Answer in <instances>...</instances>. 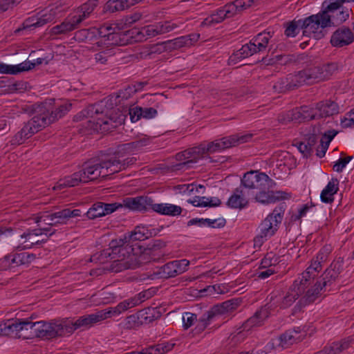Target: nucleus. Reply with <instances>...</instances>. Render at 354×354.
I'll use <instances>...</instances> for the list:
<instances>
[{
	"label": "nucleus",
	"instance_id": "1",
	"mask_svg": "<svg viewBox=\"0 0 354 354\" xmlns=\"http://www.w3.org/2000/svg\"><path fill=\"white\" fill-rule=\"evenodd\" d=\"M149 232L145 226H137L124 239L113 240L109 248L102 254L111 260L110 268L113 272H120L124 270L134 268L142 263V253L145 249L139 244L130 245V241H144L148 239Z\"/></svg>",
	"mask_w": 354,
	"mask_h": 354
},
{
	"label": "nucleus",
	"instance_id": "2",
	"mask_svg": "<svg viewBox=\"0 0 354 354\" xmlns=\"http://www.w3.org/2000/svg\"><path fill=\"white\" fill-rule=\"evenodd\" d=\"M75 37L79 41H92L96 40L93 50H99L95 55L97 62L104 64L109 57L115 54L113 46H123L125 44L124 39L115 31V27L111 26H102L100 28L93 27L88 29H82L75 32Z\"/></svg>",
	"mask_w": 354,
	"mask_h": 354
},
{
	"label": "nucleus",
	"instance_id": "3",
	"mask_svg": "<svg viewBox=\"0 0 354 354\" xmlns=\"http://www.w3.org/2000/svg\"><path fill=\"white\" fill-rule=\"evenodd\" d=\"M54 102V100H50L48 102H46L44 104L43 106L46 111H44L41 114L34 116L29 120L21 130L15 136L12 141V144H22L26 139L30 138L43 128L64 116L71 108V104L67 101L57 102L55 104V110L50 111L48 106L51 105L52 102Z\"/></svg>",
	"mask_w": 354,
	"mask_h": 354
},
{
	"label": "nucleus",
	"instance_id": "4",
	"mask_svg": "<svg viewBox=\"0 0 354 354\" xmlns=\"http://www.w3.org/2000/svg\"><path fill=\"white\" fill-rule=\"evenodd\" d=\"M251 136L249 135L238 136L234 135L216 140L207 145H202L176 155L177 160H181L180 166L191 167V165L196 162L199 159L204 157L206 153L221 152L223 150L238 145L248 142Z\"/></svg>",
	"mask_w": 354,
	"mask_h": 354
},
{
	"label": "nucleus",
	"instance_id": "5",
	"mask_svg": "<svg viewBox=\"0 0 354 354\" xmlns=\"http://www.w3.org/2000/svg\"><path fill=\"white\" fill-rule=\"evenodd\" d=\"M81 215L80 209L70 210L69 209H64L61 211L48 214L43 213L35 218V222L37 223L39 228L32 230H28L21 235V238L24 239V243L30 242V245H26L23 247V249L30 248L33 244L37 243L39 240H35V238L43 234L52 235L53 232H49V230L44 227L47 225H55L58 224H66L69 218L73 217H78Z\"/></svg>",
	"mask_w": 354,
	"mask_h": 354
},
{
	"label": "nucleus",
	"instance_id": "6",
	"mask_svg": "<svg viewBox=\"0 0 354 354\" xmlns=\"http://www.w3.org/2000/svg\"><path fill=\"white\" fill-rule=\"evenodd\" d=\"M339 4L337 0H326L322 3V10L315 15H312L301 19L303 35L315 39L324 37V28L332 25L331 16L329 13L336 11Z\"/></svg>",
	"mask_w": 354,
	"mask_h": 354
},
{
	"label": "nucleus",
	"instance_id": "7",
	"mask_svg": "<svg viewBox=\"0 0 354 354\" xmlns=\"http://www.w3.org/2000/svg\"><path fill=\"white\" fill-rule=\"evenodd\" d=\"M99 105H92L85 111L88 120L89 128L94 131L106 132L122 125L127 117V111L113 110L109 116L100 111Z\"/></svg>",
	"mask_w": 354,
	"mask_h": 354
},
{
	"label": "nucleus",
	"instance_id": "8",
	"mask_svg": "<svg viewBox=\"0 0 354 354\" xmlns=\"http://www.w3.org/2000/svg\"><path fill=\"white\" fill-rule=\"evenodd\" d=\"M285 212L283 206L275 207L259 224L257 234L254 238V248H260L278 230Z\"/></svg>",
	"mask_w": 354,
	"mask_h": 354
},
{
	"label": "nucleus",
	"instance_id": "9",
	"mask_svg": "<svg viewBox=\"0 0 354 354\" xmlns=\"http://www.w3.org/2000/svg\"><path fill=\"white\" fill-rule=\"evenodd\" d=\"M97 0H88L87 2L74 10L60 24L53 27L52 35L66 34L77 28V25L88 18L96 7Z\"/></svg>",
	"mask_w": 354,
	"mask_h": 354
},
{
	"label": "nucleus",
	"instance_id": "10",
	"mask_svg": "<svg viewBox=\"0 0 354 354\" xmlns=\"http://www.w3.org/2000/svg\"><path fill=\"white\" fill-rule=\"evenodd\" d=\"M259 0H235L218 9L202 22V26H213L222 22L225 19L239 15L242 11L255 4Z\"/></svg>",
	"mask_w": 354,
	"mask_h": 354
},
{
	"label": "nucleus",
	"instance_id": "11",
	"mask_svg": "<svg viewBox=\"0 0 354 354\" xmlns=\"http://www.w3.org/2000/svg\"><path fill=\"white\" fill-rule=\"evenodd\" d=\"M64 9L59 5H52L39 12L36 16L27 19L24 23V29L39 28L54 21L62 15Z\"/></svg>",
	"mask_w": 354,
	"mask_h": 354
},
{
	"label": "nucleus",
	"instance_id": "12",
	"mask_svg": "<svg viewBox=\"0 0 354 354\" xmlns=\"http://www.w3.org/2000/svg\"><path fill=\"white\" fill-rule=\"evenodd\" d=\"M339 113L338 104L330 100L318 103L315 107H302L298 113L301 114L304 119L313 120L317 118H324Z\"/></svg>",
	"mask_w": 354,
	"mask_h": 354
},
{
	"label": "nucleus",
	"instance_id": "13",
	"mask_svg": "<svg viewBox=\"0 0 354 354\" xmlns=\"http://www.w3.org/2000/svg\"><path fill=\"white\" fill-rule=\"evenodd\" d=\"M28 319H7L0 322V336L28 337Z\"/></svg>",
	"mask_w": 354,
	"mask_h": 354
},
{
	"label": "nucleus",
	"instance_id": "14",
	"mask_svg": "<svg viewBox=\"0 0 354 354\" xmlns=\"http://www.w3.org/2000/svg\"><path fill=\"white\" fill-rule=\"evenodd\" d=\"M36 259L34 254L28 252H11L0 259V270H15L21 266H28Z\"/></svg>",
	"mask_w": 354,
	"mask_h": 354
},
{
	"label": "nucleus",
	"instance_id": "15",
	"mask_svg": "<svg viewBox=\"0 0 354 354\" xmlns=\"http://www.w3.org/2000/svg\"><path fill=\"white\" fill-rule=\"evenodd\" d=\"M330 66H323L322 68H313L309 70L299 71L294 75L296 82L295 86H299L304 84H313L317 82L322 81L328 77L326 72Z\"/></svg>",
	"mask_w": 354,
	"mask_h": 354
},
{
	"label": "nucleus",
	"instance_id": "16",
	"mask_svg": "<svg viewBox=\"0 0 354 354\" xmlns=\"http://www.w3.org/2000/svg\"><path fill=\"white\" fill-rule=\"evenodd\" d=\"M306 335L299 327L292 330H288L283 333L278 338L273 340L272 342L268 343L266 348H272L275 344L281 348H286L295 343L301 341Z\"/></svg>",
	"mask_w": 354,
	"mask_h": 354
},
{
	"label": "nucleus",
	"instance_id": "17",
	"mask_svg": "<svg viewBox=\"0 0 354 354\" xmlns=\"http://www.w3.org/2000/svg\"><path fill=\"white\" fill-rule=\"evenodd\" d=\"M269 177L264 173L258 171H250L245 173L241 179V184L248 189H261L268 182Z\"/></svg>",
	"mask_w": 354,
	"mask_h": 354
},
{
	"label": "nucleus",
	"instance_id": "18",
	"mask_svg": "<svg viewBox=\"0 0 354 354\" xmlns=\"http://www.w3.org/2000/svg\"><path fill=\"white\" fill-rule=\"evenodd\" d=\"M189 261L185 259L169 262L161 267V272L165 278H171L185 272L189 266Z\"/></svg>",
	"mask_w": 354,
	"mask_h": 354
},
{
	"label": "nucleus",
	"instance_id": "19",
	"mask_svg": "<svg viewBox=\"0 0 354 354\" xmlns=\"http://www.w3.org/2000/svg\"><path fill=\"white\" fill-rule=\"evenodd\" d=\"M122 207L121 203H104L98 202L92 205L86 212V216L90 219H95L107 214H111Z\"/></svg>",
	"mask_w": 354,
	"mask_h": 354
},
{
	"label": "nucleus",
	"instance_id": "20",
	"mask_svg": "<svg viewBox=\"0 0 354 354\" xmlns=\"http://www.w3.org/2000/svg\"><path fill=\"white\" fill-rule=\"evenodd\" d=\"M47 338H55L71 334L67 320H53L47 322Z\"/></svg>",
	"mask_w": 354,
	"mask_h": 354
},
{
	"label": "nucleus",
	"instance_id": "21",
	"mask_svg": "<svg viewBox=\"0 0 354 354\" xmlns=\"http://www.w3.org/2000/svg\"><path fill=\"white\" fill-rule=\"evenodd\" d=\"M175 27L176 26L174 24L169 21H165L144 26L142 28V31L145 36V41L158 35L169 32L173 30Z\"/></svg>",
	"mask_w": 354,
	"mask_h": 354
},
{
	"label": "nucleus",
	"instance_id": "22",
	"mask_svg": "<svg viewBox=\"0 0 354 354\" xmlns=\"http://www.w3.org/2000/svg\"><path fill=\"white\" fill-rule=\"evenodd\" d=\"M354 41L353 32L347 28H341L335 30L330 37V44L334 47H343Z\"/></svg>",
	"mask_w": 354,
	"mask_h": 354
},
{
	"label": "nucleus",
	"instance_id": "23",
	"mask_svg": "<svg viewBox=\"0 0 354 354\" xmlns=\"http://www.w3.org/2000/svg\"><path fill=\"white\" fill-rule=\"evenodd\" d=\"M78 172L81 175L80 177L83 183L95 180L100 177H106V172H104L101 163L95 165L86 164Z\"/></svg>",
	"mask_w": 354,
	"mask_h": 354
},
{
	"label": "nucleus",
	"instance_id": "24",
	"mask_svg": "<svg viewBox=\"0 0 354 354\" xmlns=\"http://www.w3.org/2000/svg\"><path fill=\"white\" fill-rule=\"evenodd\" d=\"M120 158L115 157L111 160L101 163L104 172H106V176L124 170L130 164L133 163L132 158L121 160Z\"/></svg>",
	"mask_w": 354,
	"mask_h": 354
},
{
	"label": "nucleus",
	"instance_id": "25",
	"mask_svg": "<svg viewBox=\"0 0 354 354\" xmlns=\"http://www.w3.org/2000/svg\"><path fill=\"white\" fill-rule=\"evenodd\" d=\"M307 286L305 284L301 285L299 280H295L293 284L281 301L279 304L280 308H286L290 306L304 292Z\"/></svg>",
	"mask_w": 354,
	"mask_h": 354
},
{
	"label": "nucleus",
	"instance_id": "26",
	"mask_svg": "<svg viewBox=\"0 0 354 354\" xmlns=\"http://www.w3.org/2000/svg\"><path fill=\"white\" fill-rule=\"evenodd\" d=\"M35 64V62L28 59L15 65L0 63V74L17 75L32 69Z\"/></svg>",
	"mask_w": 354,
	"mask_h": 354
},
{
	"label": "nucleus",
	"instance_id": "27",
	"mask_svg": "<svg viewBox=\"0 0 354 354\" xmlns=\"http://www.w3.org/2000/svg\"><path fill=\"white\" fill-rule=\"evenodd\" d=\"M172 192L175 195L192 196L196 194H204L205 187L196 183L180 184L172 187Z\"/></svg>",
	"mask_w": 354,
	"mask_h": 354
},
{
	"label": "nucleus",
	"instance_id": "28",
	"mask_svg": "<svg viewBox=\"0 0 354 354\" xmlns=\"http://www.w3.org/2000/svg\"><path fill=\"white\" fill-rule=\"evenodd\" d=\"M339 181L332 178L320 193V200L324 203H331L335 200V195L339 190Z\"/></svg>",
	"mask_w": 354,
	"mask_h": 354
},
{
	"label": "nucleus",
	"instance_id": "29",
	"mask_svg": "<svg viewBox=\"0 0 354 354\" xmlns=\"http://www.w3.org/2000/svg\"><path fill=\"white\" fill-rule=\"evenodd\" d=\"M270 304H267L260 308L245 322V328L261 326L270 315Z\"/></svg>",
	"mask_w": 354,
	"mask_h": 354
},
{
	"label": "nucleus",
	"instance_id": "30",
	"mask_svg": "<svg viewBox=\"0 0 354 354\" xmlns=\"http://www.w3.org/2000/svg\"><path fill=\"white\" fill-rule=\"evenodd\" d=\"M321 261L315 259H313L310 265L307 268L306 271L297 279L299 281L300 284H305V286H308L310 280L314 279L317 274L321 270Z\"/></svg>",
	"mask_w": 354,
	"mask_h": 354
},
{
	"label": "nucleus",
	"instance_id": "31",
	"mask_svg": "<svg viewBox=\"0 0 354 354\" xmlns=\"http://www.w3.org/2000/svg\"><path fill=\"white\" fill-rule=\"evenodd\" d=\"M115 27V31L120 35L121 39H124L125 44L133 42H140L145 41V36L142 31V28H133L124 33L120 32V28L117 25H111Z\"/></svg>",
	"mask_w": 354,
	"mask_h": 354
},
{
	"label": "nucleus",
	"instance_id": "32",
	"mask_svg": "<svg viewBox=\"0 0 354 354\" xmlns=\"http://www.w3.org/2000/svg\"><path fill=\"white\" fill-rule=\"evenodd\" d=\"M199 38V34L192 33L188 35L179 37L174 39L169 40L168 41L167 44L169 47L174 48L189 47L195 44L198 41Z\"/></svg>",
	"mask_w": 354,
	"mask_h": 354
},
{
	"label": "nucleus",
	"instance_id": "33",
	"mask_svg": "<svg viewBox=\"0 0 354 354\" xmlns=\"http://www.w3.org/2000/svg\"><path fill=\"white\" fill-rule=\"evenodd\" d=\"M152 209L162 215L176 216L182 213V207L171 203H155L151 205Z\"/></svg>",
	"mask_w": 354,
	"mask_h": 354
},
{
	"label": "nucleus",
	"instance_id": "34",
	"mask_svg": "<svg viewBox=\"0 0 354 354\" xmlns=\"http://www.w3.org/2000/svg\"><path fill=\"white\" fill-rule=\"evenodd\" d=\"M66 320L70 329H71V333L79 328L88 326L100 322L97 313L80 317L75 322H72L69 319Z\"/></svg>",
	"mask_w": 354,
	"mask_h": 354
},
{
	"label": "nucleus",
	"instance_id": "35",
	"mask_svg": "<svg viewBox=\"0 0 354 354\" xmlns=\"http://www.w3.org/2000/svg\"><path fill=\"white\" fill-rule=\"evenodd\" d=\"M352 342L351 337H346L339 342H333L329 346H326L322 350V352L323 354H340L351 346Z\"/></svg>",
	"mask_w": 354,
	"mask_h": 354
},
{
	"label": "nucleus",
	"instance_id": "36",
	"mask_svg": "<svg viewBox=\"0 0 354 354\" xmlns=\"http://www.w3.org/2000/svg\"><path fill=\"white\" fill-rule=\"evenodd\" d=\"M149 199L145 197L139 196L135 198H127L123 200L122 207L124 206L131 210L142 211L147 208Z\"/></svg>",
	"mask_w": 354,
	"mask_h": 354
},
{
	"label": "nucleus",
	"instance_id": "37",
	"mask_svg": "<svg viewBox=\"0 0 354 354\" xmlns=\"http://www.w3.org/2000/svg\"><path fill=\"white\" fill-rule=\"evenodd\" d=\"M326 286L327 282L326 281L317 283L312 288L306 292L305 295L299 300V304L307 305L309 303L313 302Z\"/></svg>",
	"mask_w": 354,
	"mask_h": 354
},
{
	"label": "nucleus",
	"instance_id": "38",
	"mask_svg": "<svg viewBox=\"0 0 354 354\" xmlns=\"http://www.w3.org/2000/svg\"><path fill=\"white\" fill-rule=\"evenodd\" d=\"M28 337L47 338V322L44 321L32 322L28 319Z\"/></svg>",
	"mask_w": 354,
	"mask_h": 354
},
{
	"label": "nucleus",
	"instance_id": "39",
	"mask_svg": "<svg viewBox=\"0 0 354 354\" xmlns=\"http://www.w3.org/2000/svg\"><path fill=\"white\" fill-rule=\"evenodd\" d=\"M139 0H109L105 6V10L114 12L123 10L134 5Z\"/></svg>",
	"mask_w": 354,
	"mask_h": 354
},
{
	"label": "nucleus",
	"instance_id": "40",
	"mask_svg": "<svg viewBox=\"0 0 354 354\" xmlns=\"http://www.w3.org/2000/svg\"><path fill=\"white\" fill-rule=\"evenodd\" d=\"M248 204L242 190L236 189L227 201L228 207L234 209H242Z\"/></svg>",
	"mask_w": 354,
	"mask_h": 354
},
{
	"label": "nucleus",
	"instance_id": "41",
	"mask_svg": "<svg viewBox=\"0 0 354 354\" xmlns=\"http://www.w3.org/2000/svg\"><path fill=\"white\" fill-rule=\"evenodd\" d=\"M270 38L271 35L269 32H261L250 41V46L254 47L257 53L263 51Z\"/></svg>",
	"mask_w": 354,
	"mask_h": 354
},
{
	"label": "nucleus",
	"instance_id": "42",
	"mask_svg": "<svg viewBox=\"0 0 354 354\" xmlns=\"http://www.w3.org/2000/svg\"><path fill=\"white\" fill-rule=\"evenodd\" d=\"M194 207H216L221 204V201L216 197L194 196L188 201Z\"/></svg>",
	"mask_w": 354,
	"mask_h": 354
},
{
	"label": "nucleus",
	"instance_id": "43",
	"mask_svg": "<svg viewBox=\"0 0 354 354\" xmlns=\"http://www.w3.org/2000/svg\"><path fill=\"white\" fill-rule=\"evenodd\" d=\"M81 175L79 172H75L71 176H66L65 178L60 179L54 186V189H60L63 187H75L82 183Z\"/></svg>",
	"mask_w": 354,
	"mask_h": 354
},
{
	"label": "nucleus",
	"instance_id": "44",
	"mask_svg": "<svg viewBox=\"0 0 354 354\" xmlns=\"http://www.w3.org/2000/svg\"><path fill=\"white\" fill-rule=\"evenodd\" d=\"M141 325L149 324L158 319L160 316L155 308H147L138 312Z\"/></svg>",
	"mask_w": 354,
	"mask_h": 354
},
{
	"label": "nucleus",
	"instance_id": "45",
	"mask_svg": "<svg viewBox=\"0 0 354 354\" xmlns=\"http://www.w3.org/2000/svg\"><path fill=\"white\" fill-rule=\"evenodd\" d=\"M255 53H257L256 50H254L253 46H250V41L249 43L243 45L239 50L234 53L230 57V61L231 62H234L252 56Z\"/></svg>",
	"mask_w": 354,
	"mask_h": 354
},
{
	"label": "nucleus",
	"instance_id": "46",
	"mask_svg": "<svg viewBox=\"0 0 354 354\" xmlns=\"http://www.w3.org/2000/svg\"><path fill=\"white\" fill-rule=\"evenodd\" d=\"M337 1L338 3L339 4V7L337 8L336 11L334 12L333 13H332V12L329 13L330 15H334V17L331 16L332 24L334 22L340 24V23H342L344 21H346L349 17L350 13L352 12L351 9H349V8H342V10H340L339 8L341 7L342 2L339 1V0H337Z\"/></svg>",
	"mask_w": 354,
	"mask_h": 354
},
{
	"label": "nucleus",
	"instance_id": "47",
	"mask_svg": "<svg viewBox=\"0 0 354 354\" xmlns=\"http://www.w3.org/2000/svg\"><path fill=\"white\" fill-rule=\"evenodd\" d=\"M139 303V299L132 297L121 301L115 307L118 315H120L127 310L138 306Z\"/></svg>",
	"mask_w": 354,
	"mask_h": 354
},
{
	"label": "nucleus",
	"instance_id": "48",
	"mask_svg": "<svg viewBox=\"0 0 354 354\" xmlns=\"http://www.w3.org/2000/svg\"><path fill=\"white\" fill-rule=\"evenodd\" d=\"M240 302L237 299H231L223 302L218 306V312L222 314L232 313L239 306Z\"/></svg>",
	"mask_w": 354,
	"mask_h": 354
},
{
	"label": "nucleus",
	"instance_id": "49",
	"mask_svg": "<svg viewBox=\"0 0 354 354\" xmlns=\"http://www.w3.org/2000/svg\"><path fill=\"white\" fill-rule=\"evenodd\" d=\"M337 131L335 130H329L326 131L321 138V146L323 149V156L327 151L330 142L337 134Z\"/></svg>",
	"mask_w": 354,
	"mask_h": 354
},
{
	"label": "nucleus",
	"instance_id": "50",
	"mask_svg": "<svg viewBox=\"0 0 354 354\" xmlns=\"http://www.w3.org/2000/svg\"><path fill=\"white\" fill-rule=\"evenodd\" d=\"M301 19H299L297 21L294 20L289 23L285 30V35L289 37H294L299 34V30H301Z\"/></svg>",
	"mask_w": 354,
	"mask_h": 354
},
{
	"label": "nucleus",
	"instance_id": "51",
	"mask_svg": "<svg viewBox=\"0 0 354 354\" xmlns=\"http://www.w3.org/2000/svg\"><path fill=\"white\" fill-rule=\"evenodd\" d=\"M174 344L163 342L149 348L150 354H165L172 350Z\"/></svg>",
	"mask_w": 354,
	"mask_h": 354
},
{
	"label": "nucleus",
	"instance_id": "52",
	"mask_svg": "<svg viewBox=\"0 0 354 354\" xmlns=\"http://www.w3.org/2000/svg\"><path fill=\"white\" fill-rule=\"evenodd\" d=\"M340 125L343 129L354 127V108L341 118Z\"/></svg>",
	"mask_w": 354,
	"mask_h": 354
},
{
	"label": "nucleus",
	"instance_id": "53",
	"mask_svg": "<svg viewBox=\"0 0 354 354\" xmlns=\"http://www.w3.org/2000/svg\"><path fill=\"white\" fill-rule=\"evenodd\" d=\"M272 192H259L256 194L255 200L261 204L274 203Z\"/></svg>",
	"mask_w": 354,
	"mask_h": 354
},
{
	"label": "nucleus",
	"instance_id": "54",
	"mask_svg": "<svg viewBox=\"0 0 354 354\" xmlns=\"http://www.w3.org/2000/svg\"><path fill=\"white\" fill-rule=\"evenodd\" d=\"M124 326L127 328H133L138 326H141L140 324V317L138 315V313L137 312L135 314L131 315L124 320Z\"/></svg>",
	"mask_w": 354,
	"mask_h": 354
},
{
	"label": "nucleus",
	"instance_id": "55",
	"mask_svg": "<svg viewBox=\"0 0 354 354\" xmlns=\"http://www.w3.org/2000/svg\"><path fill=\"white\" fill-rule=\"evenodd\" d=\"M100 322L107 318L119 316L118 315L115 307H110L102 310L97 312Z\"/></svg>",
	"mask_w": 354,
	"mask_h": 354
},
{
	"label": "nucleus",
	"instance_id": "56",
	"mask_svg": "<svg viewBox=\"0 0 354 354\" xmlns=\"http://www.w3.org/2000/svg\"><path fill=\"white\" fill-rule=\"evenodd\" d=\"M182 320L183 328L187 329L196 321V315L189 312H185L183 314Z\"/></svg>",
	"mask_w": 354,
	"mask_h": 354
},
{
	"label": "nucleus",
	"instance_id": "57",
	"mask_svg": "<svg viewBox=\"0 0 354 354\" xmlns=\"http://www.w3.org/2000/svg\"><path fill=\"white\" fill-rule=\"evenodd\" d=\"M311 206L308 204L302 205L297 209V212L292 215L291 219L294 221H299L301 218L306 216Z\"/></svg>",
	"mask_w": 354,
	"mask_h": 354
},
{
	"label": "nucleus",
	"instance_id": "58",
	"mask_svg": "<svg viewBox=\"0 0 354 354\" xmlns=\"http://www.w3.org/2000/svg\"><path fill=\"white\" fill-rule=\"evenodd\" d=\"M351 159V156H348L344 158H339L337 161L334 162V171H335L336 172H342Z\"/></svg>",
	"mask_w": 354,
	"mask_h": 354
},
{
	"label": "nucleus",
	"instance_id": "59",
	"mask_svg": "<svg viewBox=\"0 0 354 354\" xmlns=\"http://www.w3.org/2000/svg\"><path fill=\"white\" fill-rule=\"evenodd\" d=\"M130 120L132 122H136L142 118V107L135 106L129 109Z\"/></svg>",
	"mask_w": 354,
	"mask_h": 354
},
{
	"label": "nucleus",
	"instance_id": "60",
	"mask_svg": "<svg viewBox=\"0 0 354 354\" xmlns=\"http://www.w3.org/2000/svg\"><path fill=\"white\" fill-rule=\"evenodd\" d=\"M273 203L280 201H286L289 200L292 195L290 192H284V191H276L272 192Z\"/></svg>",
	"mask_w": 354,
	"mask_h": 354
},
{
	"label": "nucleus",
	"instance_id": "61",
	"mask_svg": "<svg viewBox=\"0 0 354 354\" xmlns=\"http://www.w3.org/2000/svg\"><path fill=\"white\" fill-rule=\"evenodd\" d=\"M206 226L212 228H221L225 225V221L223 218H206Z\"/></svg>",
	"mask_w": 354,
	"mask_h": 354
},
{
	"label": "nucleus",
	"instance_id": "62",
	"mask_svg": "<svg viewBox=\"0 0 354 354\" xmlns=\"http://www.w3.org/2000/svg\"><path fill=\"white\" fill-rule=\"evenodd\" d=\"M158 111L152 107L142 108V118L146 120L153 119L156 117Z\"/></svg>",
	"mask_w": 354,
	"mask_h": 354
},
{
	"label": "nucleus",
	"instance_id": "63",
	"mask_svg": "<svg viewBox=\"0 0 354 354\" xmlns=\"http://www.w3.org/2000/svg\"><path fill=\"white\" fill-rule=\"evenodd\" d=\"M273 256L272 254L266 255L261 261V268H272V266L275 263L276 259L272 262Z\"/></svg>",
	"mask_w": 354,
	"mask_h": 354
},
{
	"label": "nucleus",
	"instance_id": "64",
	"mask_svg": "<svg viewBox=\"0 0 354 354\" xmlns=\"http://www.w3.org/2000/svg\"><path fill=\"white\" fill-rule=\"evenodd\" d=\"M330 252V249L328 247H324L319 252L315 259L321 261V263L325 261Z\"/></svg>",
	"mask_w": 354,
	"mask_h": 354
}]
</instances>
